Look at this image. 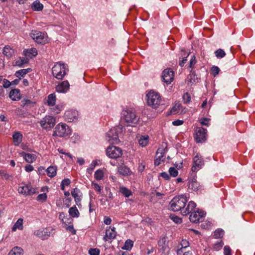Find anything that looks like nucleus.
<instances>
[{
	"instance_id": "nucleus-1",
	"label": "nucleus",
	"mask_w": 255,
	"mask_h": 255,
	"mask_svg": "<svg viewBox=\"0 0 255 255\" xmlns=\"http://www.w3.org/2000/svg\"><path fill=\"white\" fill-rule=\"evenodd\" d=\"M121 119L128 126H134L139 120V117L136 115L135 110L133 108L124 109L121 113Z\"/></svg>"
},
{
	"instance_id": "nucleus-2",
	"label": "nucleus",
	"mask_w": 255,
	"mask_h": 255,
	"mask_svg": "<svg viewBox=\"0 0 255 255\" xmlns=\"http://www.w3.org/2000/svg\"><path fill=\"white\" fill-rule=\"evenodd\" d=\"M188 199L186 194H182L174 197L169 204L170 210L177 212L182 210L186 205Z\"/></svg>"
},
{
	"instance_id": "nucleus-3",
	"label": "nucleus",
	"mask_w": 255,
	"mask_h": 255,
	"mask_svg": "<svg viewBox=\"0 0 255 255\" xmlns=\"http://www.w3.org/2000/svg\"><path fill=\"white\" fill-rule=\"evenodd\" d=\"M71 133V129L70 127L65 123H60L54 128L52 135L64 138L69 136Z\"/></svg>"
},
{
	"instance_id": "nucleus-4",
	"label": "nucleus",
	"mask_w": 255,
	"mask_h": 255,
	"mask_svg": "<svg viewBox=\"0 0 255 255\" xmlns=\"http://www.w3.org/2000/svg\"><path fill=\"white\" fill-rule=\"evenodd\" d=\"M52 71L54 77L57 79L61 80L68 71V66L62 62H57L52 67Z\"/></svg>"
},
{
	"instance_id": "nucleus-5",
	"label": "nucleus",
	"mask_w": 255,
	"mask_h": 255,
	"mask_svg": "<svg viewBox=\"0 0 255 255\" xmlns=\"http://www.w3.org/2000/svg\"><path fill=\"white\" fill-rule=\"evenodd\" d=\"M123 127L119 125L111 128L106 134V140L111 144H117L120 142L119 134L123 131Z\"/></svg>"
},
{
	"instance_id": "nucleus-6",
	"label": "nucleus",
	"mask_w": 255,
	"mask_h": 255,
	"mask_svg": "<svg viewBox=\"0 0 255 255\" xmlns=\"http://www.w3.org/2000/svg\"><path fill=\"white\" fill-rule=\"evenodd\" d=\"M147 104L153 108H157L161 103L160 95L155 92L150 91L146 95Z\"/></svg>"
},
{
	"instance_id": "nucleus-7",
	"label": "nucleus",
	"mask_w": 255,
	"mask_h": 255,
	"mask_svg": "<svg viewBox=\"0 0 255 255\" xmlns=\"http://www.w3.org/2000/svg\"><path fill=\"white\" fill-rule=\"evenodd\" d=\"M38 123L43 129L50 130L55 125L56 120L53 117L48 115L42 118Z\"/></svg>"
},
{
	"instance_id": "nucleus-8",
	"label": "nucleus",
	"mask_w": 255,
	"mask_h": 255,
	"mask_svg": "<svg viewBox=\"0 0 255 255\" xmlns=\"http://www.w3.org/2000/svg\"><path fill=\"white\" fill-rule=\"evenodd\" d=\"M30 36L37 43L44 44L48 42L47 36L41 32L32 30Z\"/></svg>"
},
{
	"instance_id": "nucleus-9",
	"label": "nucleus",
	"mask_w": 255,
	"mask_h": 255,
	"mask_svg": "<svg viewBox=\"0 0 255 255\" xmlns=\"http://www.w3.org/2000/svg\"><path fill=\"white\" fill-rule=\"evenodd\" d=\"M106 154L110 158H117L122 155V150L115 146H109L107 148Z\"/></svg>"
},
{
	"instance_id": "nucleus-10",
	"label": "nucleus",
	"mask_w": 255,
	"mask_h": 255,
	"mask_svg": "<svg viewBox=\"0 0 255 255\" xmlns=\"http://www.w3.org/2000/svg\"><path fill=\"white\" fill-rule=\"evenodd\" d=\"M54 231V229L51 227L45 229H40L34 232V235L41 238L42 240L47 239Z\"/></svg>"
},
{
	"instance_id": "nucleus-11",
	"label": "nucleus",
	"mask_w": 255,
	"mask_h": 255,
	"mask_svg": "<svg viewBox=\"0 0 255 255\" xmlns=\"http://www.w3.org/2000/svg\"><path fill=\"white\" fill-rule=\"evenodd\" d=\"M205 213L204 211L198 209L197 211L193 212L189 217L190 221L194 223L202 222L204 220Z\"/></svg>"
},
{
	"instance_id": "nucleus-12",
	"label": "nucleus",
	"mask_w": 255,
	"mask_h": 255,
	"mask_svg": "<svg viewBox=\"0 0 255 255\" xmlns=\"http://www.w3.org/2000/svg\"><path fill=\"white\" fill-rule=\"evenodd\" d=\"M174 77V72L171 69H166L162 72L161 76L162 81L167 85L170 84L172 82Z\"/></svg>"
},
{
	"instance_id": "nucleus-13",
	"label": "nucleus",
	"mask_w": 255,
	"mask_h": 255,
	"mask_svg": "<svg viewBox=\"0 0 255 255\" xmlns=\"http://www.w3.org/2000/svg\"><path fill=\"white\" fill-rule=\"evenodd\" d=\"M204 165V160L202 157L197 154L195 156L193 159V166L191 168V170L196 172L198 171Z\"/></svg>"
},
{
	"instance_id": "nucleus-14",
	"label": "nucleus",
	"mask_w": 255,
	"mask_h": 255,
	"mask_svg": "<svg viewBox=\"0 0 255 255\" xmlns=\"http://www.w3.org/2000/svg\"><path fill=\"white\" fill-rule=\"evenodd\" d=\"M196 131V140L197 142H203L206 139L207 129L202 127H197Z\"/></svg>"
},
{
	"instance_id": "nucleus-15",
	"label": "nucleus",
	"mask_w": 255,
	"mask_h": 255,
	"mask_svg": "<svg viewBox=\"0 0 255 255\" xmlns=\"http://www.w3.org/2000/svg\"><path fill=\"white\" fill-rule=\"evenodd\" d=\"M78 112L74 110H69L65 112L64 118L67 122H76L78 119Z\"/></svg>"
},
{
	"instance_id": "nucleus-16",
	"label": "nucleus",
	"mask_w": 255,
	"mask_h": 255,
	"mask_svg": "<svg viewBox=\"0 0 255 255\" xmlns=\"http://www.w3.org/2000/svg\"><path fill=\"white\" fill-rule=\"evenodd\" d=\"M18 191L19 193L24 195H31L36 192L35 189L33 188L30 184L20 186Z\"/></svg>"
},
{
	"instance_id": "nucleus-17",
	"label": "nucleus",
	"mask_w": 255,
	"mask_h": 255,
	"mask_svg": "<svg viewBox=\"0 0 255 255\" xmlns=\"http://www.w3.org/2000/svg\"><path fill=\"white\" fill-rule=\"evenodd\" d=\"M115 229V227L111 228V227L106 229L105 235L103 238V240L105 242H108L116 238L117 232Z\"/></svg>"
},
{
	"instance_id": "nucleus-18",
	"label": "nucleus",
	"mask_w": 255,
	"mask_h": 255,
	"mask_svg": "<svg viewBox=\"0 0 255 255\" xmlns=\"http://www.w3.org/2000/svg\"><path fill=\"white\" fill-rule=\"evenodd\" d=\"M196 203L191 201L188 202L187 206L185 205V207L182 209L181 210V213L183 216H186L191 213L192 211L196 208Z\"/></svg>"
},
{
	"instance_id": "nucleus-19",
	"label": "nucleus",
	"mask_w": 255,
	"mask_h": 255,
	"mask_svg": "<svg viewBox=\"0 0 255 255\" xmlns=\"http://www.w3.org/2000/svg\"><path fill=\"white\" fill-rule=\"evenodd\" d=\"M70 84L67 80L60 83L56 87V90L58 93H65L69 90Z\"/></svg>"
},
{
	"instance_id": "nucleus-20",
	"label": "nucleus",
	"mask_w": 255,
	"mask_h": 255,
	"mask_svg": "<svg viewBox=\"0 0 255 255\" xmlns=\"http://www.w3.org/2000/svg\"><path fill=\"white\" fill-rule=\"evenodd\" d=\"M20 103V106L26 111L29 110L31 108H33L36 104V102L35 101H31L27 98L23 99L21 101Z\"/></svg>"
},
{
	"instance_id": "nucleus-21",
	"label": "nucleus",
	"mask_w": 255,
	"mask_h": 255,
	"mask_svg": "<svg viewBox=\"0 0 255 255\" xmlns=\"http://www.w3.org/2000/svg\"><path fill=\"white\" fill-rule=\"evenodd\" d=\"M163 150L161 148H158L156 152V158L154 160V165L158 166L161 162L165 160L164 153L163 152Z\"/></svg>"
},
{
	"instance_id": "nucleus-22",
	"label": "nucleus",
	"mask_w": 255,
	"mask_h": 255,
	"mask_svg": "<svg viewBox=\"0 0 255 255\" xmlns=\"http://www.w3.org/2000/svg\"><path fill=\"white\" fill-rule=\"evenodd\" d=\"M188 188L189 190H192L193 191H197L200 188V185L199 183L197 181L196 179L193 178L191 180L189 181L188 182Z\"/></svg>"
},
{
	"instance_id": "nucleus-23",
	"label": "nucleus",
	"mask_w": 255,
	"mask_h": 255,
	"mask_svg": "<svg viewBox=\"0 0 255 255\" xmlns=\"http://www.w3.org/2000/svg\"><path fill=\"white\" fill-rule=\"evenodd\" d=\"M189 246V243L186 240H182L180 244L178 247V249L176 251L177 255H181L183 253V250L185 249Z\"/></svg>"
},
{
	"instance_id": "nucleus-24",
	"label": "nucleus",
	"mask_w": 255,
	"mask_h": 255,
	"mask_svg": "<svg viewBox=\"0 0 255 255\" xmlns=\"http://www.w3.org/2000/svg\"><path fill=\"white\" fill-rule=\"evenodd\" d=\"M168 242L167 238L163 237L160 239L158 242V245L160 250L165 251L168 248Z\"/></svg>"
},
{
	"instance_id": "nucleus-25",
	"label": "nucleus",
	"mask_w": 255,
	"mask_h": 255,
	"mask_svg": "<svg viewBox=\"0 0 255 255\" xmlns=\"http://www.w3.org/2000/svg\"><path fill=\"white\" fill-rule=\"evenodd\" d=\"M24 54L28 58H32L37 55V50L35 48H31L23 51Z\"/></svg>"
},
{
	"instance_id": "nucleus-26",
	"label": "nucleus",
	"mask_w": 255,
	"mask_h": 255,
	"mask_svg": "<svg viewBox=\"0 0 255 255\" xmlns=\"http://www.w3.org/2000/svg\"><path fill=\"white\" fill-rule=\"evenodd\" d=\"M9 97L13 101H18L20 99V91L15 89L10 91L9 93Z\"/></svg>"
},
{
	"instance_id": "nucleus-27",
	"label": "nucleus",
	"mask_w": 255,
	"mask_h": 255,
	"mask_svg": "<svg viewBox=\"0 0 255 255\" xmlns=\"http://www.w3.org/2000/svg\"><path fill=\"white\" fill-rule=\"evenodd\" d=\"M25 161L28 163H32L35 161L36 157L35 154L31 153H26L24 152L21 153Z\"/></svg>"
},
{
	"instance_id": "nucleus-28",
	"label": "nucleus",
	"mask_w": 255,
	"mask_h": 255,
	"mask_svg": "<svg viewBox=\"0 0 255 255\" xmlns=\"http://www.w3.org/2000/svg\"><path fill=\"white\" fill-rule=\"evenodd\" d=\"M57 168L56 166H50L48 167L46 171L48 177L53 178L56 175Z\"/></svg>"
},
{
	"instance_id": "nucleus-29",
	"label": "nucleus",
	"mask_w": 255,
	"mask_h": 255,
	"mask_svg": "<svg viewBox=\"0 0 255 255\" xmlns=\"http://www.w3.org/2000/svg\"><path fill=\"white\" fill-rule=\"evenodd\" d=\"M31 9L33 11H41L43 9V5L38 0H35L31 4Z\"/></svg>"
},
{
	"instance_id": "nucleus-30",
	"label": "nucleus",
	"mask_w": 255,
	"mask_h": 255,
	"mask_svg": "<svg viewBox=\"0 0 255 255\" xmlns=\"http://www.w3.org/2000/svg\"><path fill=\"white\" fill-rule=\"evenodd\" d=\"M13 139L14 143V145L16 146L19 145L20 142L22 141V135L19 132H15L13 134Z\"/></svg>"
},
{
	"instance_id": "nucleus-31",
	"label": "nucleus",
	"mask_w": 255,
	"mask_h": 255,
	"mask_svg": "<svg viewBox=\"0 0 255 255\" xmlns=\"http://www.w3.org/2000/svg\"><path fill=\"white\" fill-rule=\"evenodd\" d=\"M23 250L22 248L15 247L9 252L8 255H23Z\"/></svg>"
},
{
	"instance_id": "nucleus-32",
	"label": "nucleus",
	"mask_w": 255,
	"mask_h": 255,
	"mask_svg": "<svg viewBox=\"0 0 255 255\" xmlns=\"http://www.w3.org/2000/svg\"><path fill=\"white\" fill-rule=\"evenodd\" d=\"M23 219L20 218L17 220L12 228V231L15 232L17 229L21 230L23 229Z\"/></svg>"
},
{
	"instance_id": "nucleus-33",
	"label": "nucleus",
	"mask_w": 255,
	"mask_h": 255,
	"mask_svg": "<svg viewBox=\"0 0 255 255\" xmlns=\"http://www.w3.org/2000/svg\"><path fill=\"white\" fill-rule=\"evenodd\" d=\"M68 212L72 218H78L79 217L80 213L75 206L71 207Z\"/></svg>"
},
{
	"instance_id": "nucleus-34",
	"label": "nucleus",
	"mask_w": 255,
	"mask_h": 255,
	"mask_svg": "<svg viewBox=\"0 0 255 255\" xmlns=\"http://www.w3.org/2000/svg\"><path fill=\"white\" fill-rule=\"evenodd\" d=\"M56 100V95L54 93L48 95L47 100V105L49 106H53L55 104Z\"/></svg>"
},
{
	"instance_id": "nucleus-35",
	"label": "nucleus",
	"mask_w": 255,
	"mask_h": 255,
	"mask_svg": "<svg viewBox=\"0 0 255 255\" xmlns=\"http://www.w3.org/2000/svg\"><path fill=\"white\" fill-rule=\"evenodd\" d=\"M149 137L148 135H142L138 139V143L142 147H144L147 145L148 143Z\"/></svg>"
},
{
	"instance_id": "nucleus-36",
	"label": "nucleus",
	"mask_w": 255,
	"mask_h": 255,
	"mask_svg": "<svg viewBox=\"0 0 255 255\" xmlns=\"http://www.w3.org/2000/svg\"><path fill=\"white\" fill-rule=\"evenodd\" d=\"M118 171L120 174L123 175H128L130 174L129 169L126 166L121 165L118 168Z\"/></svg>"
},
{
	"instance_id": "nucleus-37",
	"label": "nucleus",
	"mask_w": 255,
	"mask_h": 255,
	"mask_svg": "<svg viewBox=\"0 0 255 255\" xmlns=\"http://www.w3.org/2000/svg\"><path fill=\"white\" fill-rule=\"evenodd\" d=\"M120 192L126 197H129L132 195L131 191L125 187H121L120 188Z\"/></svg>"
},
{
	"instance_id": "nucleus-38",
	"label": "nucleus",
	"mask_w": 255,
	"mask_h": 255,
	"mask_svg": "<svg viewBox=\"0 0 255 255\" xmlns=\"http://www.w3.org/2000/svg\"><path fill=\"white\" fill-rule=\"evenodd\" d=\"M29 71L30 69H21L15 72V76L21 79V78L23 77Z\"/></svg>"
},
{
	"instance_id": "nucleus-39",
	"label": "nucleus",
	"mask_w": 255,
	"mask_h": 255,
	"mask_svg": "<svg viewBox=\"0 0 255 255\" xmlns=\"http://www.w3.org/2000/svg\"><path fill=\"white\" fill-rule=\"evenodd\" d=\"M104 175V171L102 169H99L97 170L94 174V177L97 180H101L103 179Z\"/></svg>"
},
{
	"instance_id": "nucleus-40",
	"label": "nucleus",
	"mask_w": 255,
	"mask_h": 255,
	"mask_svg": "<svg viewBox=\"0 0 255 255\" xmlns=\"http://www.w3.org/2000/svg\"><path fill=\"white\" fill-rule=\"evenodd\" d=\"M59 219L61 220L64 225H66L67 223H71L72 219L70 218H65V215L63 212H61L59 215Z\"/></svg>"
},
{
	"instance_id": "nucleus-41",
	"label": "nucleus",
	"mask_w": 255,
	"mask_h": 255,
	"mask_svg": "<svg viewBox=\"0 0 255 255\" xmlns=\"http://www.w3.org/2000/svg\"><path fill=\"white\" fill-rule=\"evenodd\" d=\"M182 108L183 107L181 104H176L175 106L171 109V113L175 114L183 112Z\"/></svg>"
},
{
	"instance_id": "nucleus-42",
	"label": "nucleus",
	"mask_w": 255,
	"mask_h": 255,
	"mask_svg": "<svg viewBox=\"0 0 255 255\" xmlns=\"http://www.w3.org/2000/svg\"><path fill=\"white\" fill-rule=\"evenodd\" d=\"M13 50L9 46H6L3 49V54L6 57H10L12 56Z\"/></svg>"
},
{
	"instance_id": "nucleus-43",
	"label": "nucleus",
	"mask_w": 255,
	"mask_h": 255,
	"mask_svg": "<svg viewBox=\"0 0 255 255\" xmlns=\"http://www.w3.org/2000/svg\"><path fill=\"white\" fill-rule=\"evenodd\" d=\"M64 227L67 231H68L70 232H71L72 235L76 234V231L74 229V227L72 223V221H71V223H67V225H64Z\"/></svg>"
},
{
	"instance_id": "nucleus-44",
	"label": "nucleus",
	"mask_w": 255,
	"mask_h": 255,
	"mask_svg": "<svg viewBox=\"0 0 255 255\" xmlns=\"http://www.w3.org/2000/svg\"><path fill=\"white\" fill-rule=\"evenodd\" d=\"M133 242L131 240L128 239L126 241L125 245L123 249L124 250H130V249H131L132 247H133Z\"/></svg>"
},
{
	"instance_id": "nucleus-45",
	"label": "nucleus",
	"mask_w": 255,
	"mask_h": 255,
	"mask_svg": "<svg viewBox=\"0 0 255 255\" xmlns=\"http://www.w3.org/2000/svg\"><path fill=\"white\" fill-rule=\"evenodd\" d=\"M224 235V231L222 229H218L214 233V237L216 239L221 238Z\"/></svg>"
},
{
	"instance_id": "nucleus-46",
	"label": "nucleus",
	"mask_w": 255,
	"mask_h": 255,
	"mask_svg": "<svg viewBox=\"0 0 255 255\" xmlns=\"http://www.w3.org/2000/svg\"><path fill=\"white\" fill-rule=\"evenodd\" d=\"M190 80L191 83H195L198 82V76L195 73L194 71H190Z\"/></svg>"
},
{
	"instance_id": "nucleus-47",
	"label": "nucleus",
	"mask_w": 255,
	"mask_h": 255,
	"mask_svg": "<svg viewBox=\"0 0 255 255\" xmlns=\"http://www.w3.org/2000/svg\"><path fill=\"white\" fill-rule=\"evenodd\" d=\"M97 164H98V161L97 160L92 161V162H91V163L90 165V167L87 169V172L88 173L91 174L92 173L93 170H94V169L95 168L96 166L97 165Z\"/></svg>"
},
{
	"instance_id": "nucleus-48",
	"label": "nucleus",
	"mask_w": 255,
	"mask_h": 255,
	"mask_svg": "<svg viewBox=\"0 0 255 255\" xmlns=\"http://www.w3.org/2000/svg\"><path fill=\"white\" fill-rule=\"evenodd\" d=\"M217 58H222L226 55L225 52L222 49H218L215 52Z\"/></svg>"
},
{
	"instance_id": "nucleus-49",
	"label": "nucleus",
	"mask_w": 255,
	"mask_h": 255,
	"mask_svg": "<svg viewBox=\"0 0 255 255\" xmlns=\"http://www.w3.org/2000/svg\"><path fill=\"white\" fill-rule=\"evenodd\" d=\"M28 61V60L27 58H20L16 61L15 64L19 67H22L24 64L27 63Z\"/></svg>"
},
{
	"instance_id": "nucleus-50",
	"label": "nucleus",
	"mask_w": 255,
	"mask_h": 255,
	"mask_svg": "<svg viewBox=\"0 0 255 255\" xmlns=\"http://www.w3.org/2000/svg\"><path fill=\"white\" fill-rule=\"evenodd\" d=\"M169 173L170 176L174 177H176L178 174V170L174 167H171L169 168Z\"/></svg>"
},
{
	"instance_id": "nucleus-51",
	"label": "nucleus",
	"mask_w": 255,
	"mask_h": 255,
	"mask_svg": "<svg viewBox=\"0 0 255 255\" xmlns=\"http://www.w3.org/2000/svg\"><path fill=\"white\" fill-rule=\"evenodd\" d=\"M183 101L186 104H188L191 101V97L190 94L186 92L184 93L182 97Z\"/></svg>"
},
{
	"instance_id": "nucleus-52",
	"label": "nucleus",
	"mask_w": 255,
	"mask_h": 255,
	"mask_svg": "<svg viewBox=\"0 0 255 255\" xmlns=\"http://www.w3.org/2000/svg\"><path fill=\"white\" fill-rule=\"evenodd\" d=\"M0 175L2 178L6 180L11 179L12 178V176L11 175L7 174L6 172L4 170L0 171Z\"/></svg>"
},
{
	"instance_id": "nucleus-53",
	"label": "nucleus",
	"mask_w": 255,
	"mask_h": 255,
	"mask_svg": "<svg viewBox=\"0 0 255 255\" xmlns=\"http://www.w3.org/2000/svg\"><path fill=\"white\" fill-rule=\"evenodd\" d=\"M224 243L222 241H218L213 246V248L216 251H219L223 247Z\"/></svg>"
},
{
	"instance_id": "nucleus-54",
	"label": "nucleus",
	"mask_w": 255,
	"mask_h": 255,
	"mask_svg": "<svg viewBox=\"0 0 255 255\" xmlns=\"http://www.w3.org/2000/svg\"><path fill=\"white\" fill-rule=\"evenodd\" d=\"M92 186L95 190L98 193H101L102 191V187L98 183L93 181L92 182Z\"/></svg>"
},
{
	"instance_id": "nucleus-55",
	"label": "nucleus",
	"mask_w": 255,
	"mask_h": 255,
	"mask_svg": "<svg viewBox=\"0 0 255 255\" xmlns=\"http://www.w3.org/2000/svg\"><path fill=\"white\" fill-rule=\"evenodd\" d=\"M47 195L46 193H42L38 195L37 200L38 201H45L47 199Z\"/></svg>"
},
{
	"instance_id": "nucleus-56",
	"label": "nucleus",
	"mask_w": 255,
	"mask_h": 255,
	"mask_svg": "<svg viewBox=\"0 0 255 255\" xmlns=\"http://www.w3.org/2000/svg\"><path fill=\"white\" fill-rule=\"evenodd\" d=\"M80 192L79 189L77 188H74L71 191V194L74 198L80 197L79 193Z\"/></svg>"
},
{
	"instance_id": "nucleus-57",
	"label": "nucleus",
	"mask_w": 255,
	"mask_h": 255,
	"mask_svg": "<svg viewBox=\"0 0 255 255\" xmlns=\"http://www.w3.org/2000/svg\"><path fill=\"white\" fill-rule=\"evenodd\" d=\"M211 71L212 72V74L214 76H216L217 75H218L220 71V69L217 66H213L212 69Z\"/></svg>"
},
{
	"instance_id": "nucleus-58",
	"label": "nucleus",
	"mask_w": 255,
	"mask_h": 255,
	"mask_svg": "<svg viewBox=\"0 0 255 255\" xmlns=\"http://www.w3.org/2000/svg\"><path fill=\"white\" fill-rule=\"evenodd\" d=\"M89 254L90 255H99L100 251L98 249H90L89 251Z\"/></svg>"
},
{
	"instance_id": "nucleus-59",
	"label": "nucleus",
	"mask_w": 255,
	"mask_h": 255,
	"mask_svg": "<svg viewBox=\"0 0 255 255\" xmlns=\"http://www.w3.org/2000/svg\"><path fill=\"white\" fill-rule=\"evenodd\" d=\"M210 121V119L208 118H203L201 120L200 123L202 125H205L206 126H209L210 124L209 122Z\"/></svg>"
},
{
	"instance_id": "nucleus-60",
	"label": "nucleus",
	"mask_w": 255,
	"mask_h": 255,
	"mask_svg": "<svg viewBox=\"0 0 255 255\" xmlns=\"http://www.w3.org/2000/svg\"><path fill=\"white\" fill-rule=\"evenodd\" d=\"M2 81L3 88H7L11 85V83L6 79H4Z\"/></svg>"
},
{
	"instance_id": "nucleus-61",
	"label": "nucleus",
	"mask_w": 255,
	"mask_h": 255,
	"mask_svg": "<svg viewBox=\"0 0 255 255\" xmlns=\"http://www.w3.org/2000/svg\"><path fill=\"white\" fill-rule=\"evenodd\" d=\"M171 219L174 222L177 224L181 223L182 222V219L177 216H171Z\"/></svg>"
},
{
	"instance_id": "nucleus-62",
	"label": "nucleus",
	"mask_w": 255,
	"mask_h": 255,
	"mask_svg": "<svg viewBox=\"0 0 255 255\" xmlns=\"http://www.w3.org/2000/svg\"><path fill=\"white\" fill-rule=\"evenodd\" d=\"M224 255H231V250L229 246H226L224 248Z\"/></svg>"
},
{
	"instance_id": "nucleus-63",
	"label": "nucleus",
	"mask_w": 255,
	"mask_h": 255,
	"mask_svg": "<svg viewBox=\"0 0 255 255\" xmlns=\"http://www.w3.org/2000/svg\"><path fill=\"white\" fill-rule=\"evenodd\" d=\"M63 109V107L61 105H56L54 108H53V111L56 114H58Z\"/></svg>"
},
{
	"instance_id": "nucleus-64",
	"label": "nucleus",
	"mask_w": 255,
	"mask_h": 255,
	"mask_svg": "<svg viewBox=\"0 0 255 255\" xmlns=\"http://www.w3.org/2000/svg\"><path fill=\"white\" fill-rule=\"evenodd\" d=\"M196 61L195 59V55L192 56L190 61V65L189 67L190 68H192L193 66L196 64Z\"/></svg>"
}]
</instances>
